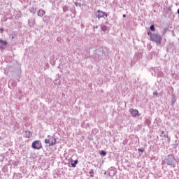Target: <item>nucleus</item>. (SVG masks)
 <instances>
[{
  "mask_svg": "<svg viewBox=\"0 0 179 179\" xmlns=\"http://www.w3.org/2000/svg\"><path fill=\"white\" fill-rule=\"evenodd\" d=\"M164 162L167 164V166H176V157H174V155L173 154L168 155L166 157Z\"/></svg>",
  "mask_w": 179,
  "mask_h": 179,
  "instance_id": "obj_1",
  "label": "nucleus"
},
{
  "mask_svg": "<svg viewBox=\"0 0 179 179\" xmlns=\"http://www.w3.org/2000/svg\"><path fill=\"white\" fill-rule=\"evenodd\" d=\"M150 41H153V43H156V44H162V41H163V38L162 35L159 34H151V38H150Z\"/></svg>",
  "mask_w": 179,
  "mask_h": 179,
  "instance_id": "obj_2",
  "label": "nucleus"
},
{
  "mask_svg": "<svg viewBox=\"0 0 179 179\" xmlns=\"http://www.w3.org/2000/svg\"><path fill=\"white\" fill-rule=\"evenodd\" d=\"M48 138L45 139V143H48L49 146H55L57 145V139L52 136H48Z\"/></svg>",
  "mask_w": 179,
  "mask_h": 179,
  "instance_id": "obj_3",
  "label": "nucleus"
},
{
  "mask_svg": "<svg viewBox=\"0 0 179 179\" xmlns=\"http://www.w3.org/2000/svg\"><path fill=\"white\" fill-rule=\"evenodd\" d=\"M31 148L32 149L40 150V149L43 148V144H41V141L40 140H36L32 142Z\"/></svg>",
  "mask_w": 179,
  "mask_h": 179,
  "instance_id": "obj_4",
  "label": "nucleus"
},
{
  "mask_svg": "<svg viewBox=\"0 0 179 179\" xmlns=\"http://www.w3.org/2000/svg\"><path fill=\"white\" fill-rule=\"evenodd\" d=\"M95 16L98 18V20H100V19H101V17H104V16L107 17V16H108V14H107L106 12L98 10L95 13Z\"/></svg>",
  "mask_w": 179,
  "mask_h": 179,
  "instance_id": "obj_5",
  "label": "nucleus"
},
{
  "mask_svg": "<svg viewBox=\"0 0 179 179\" xmlns=\"http://www.w3.org/2000/svg\"><path fill=\"white\" fill-rule=\"evenodd\" d=\"M129 113L134 118H136L137 117H140L141 114H139V111L137 109L130 108Z\"/></svg>",
  "mask_w": 179,
  "mask_h": 179,
  "instance_id": "obj_6",
  "label": "nucleus"
},
{
  "mask_svg": "<svg viewBox=\"0 0 179 179\" xmlns=\"http://www.w3.org/2000/svg\"><path fill=\"white\" fill-rule=\"evenodd\" d=\"M28 24H29V27H34V24H36V20L34 18L29 19Z\"/></svg>",
  "mask_w": 179,
  "mask_h": 179,
  "instance_id": "obj_7",
  "label": "nucleus"
},
{
  "mask_svg": "<svg viewBox=\"0 0 179 179\" xmlns=\"http://www.w3.org/2000/svg\"><path fill=\"white\" fill-rule=\"evenodd\" d=\"M44 15H45V10H44L43 9H40L38 11V16H39V17H43Z\"/></svg>",
  "mask_w": 179,
  "mask_h": 179,
  "instance_id": "obj_8",
  "label": "nucleus"
},
{
  "mask_svg": "<svg viewBox=\"0 0 179 179\" xmlns=\"http://www.w3.org/2000/svg\"><path fill=\"white\" fill-rule=\"evenodd\" d=\"M71 166L73 167V168H75V167H76V164H78V163H79V161L78 160V159H76L75 161H74V162H73V159H71Z\"/></svg>",
  "mask_w": 179,
  "mask_h": 179,
  "instance_id": "obj_9",
  "label": "nucleus"
},
{
  "mask_svg": "<svg viewBox=\"0 0 179 179\" xmlns=\"http://www.w3.org/2000/svg\"><path fill=\"white\" fill-rule=\"evenodd\" d=\"M24 138H30L31 136V131H25L24 133Z\"/></svg>",
  "mask_w": 179,
  "mask_h": 179,
  "instance_id": "obj_10",
  "label": "nucleus"
},
{
  "mask_svg": "<svg viewBox=\"0 0 179 179\" xmlns=\"http://www.w3.org/2000/svg\"><path fill=\"white\" fill-rule=\"evenodd\" d=\"M176 101H177V98H176V96H173L171 101V105L174 106V104H176Z\"/></svg>",
  "mask_w": 179,
  "mask_h": 179,
  "instance_id": "obj_11",
  "label": "nucleus"
},
{
  "mask_svg": "<svg viewBox=\"0 0 179 179\" xmlns=\"http://www.w3.org/2000/svg\"><path fill=\"white\" fill-rule=\"evenodd\" d=\"M145 125H148V127H150V124H152V121L150 119H146L145 121Z\"/></svg>",
  "mask_w": 179,
  "mask_h": 179,
  "instance_id": "obj_12",
  "label": "nucleus"
},
{
  "mask_svg": "<svg viewBox=\"0 0 179 179\" xmlns=\"http://www.w3.org/2000/svg\"><path fill=\"white\" fill-rule=\"evenodd\" d=\"M62 9H63V12H68V10H69V7H68V6H64L62 7Z\"/></svg>",
  "mask_w": 179,
  "mask_h": 179,
  "instance_id": "obj_13",
  "label": "nucleus"
},
{
  "mask_svg": "<svg viewBox=\"0 0 179 179\" xmlns=\"http://www.w3.org/2000/svg\"><path fill=\"white\" fill-rule=\"evenodd\" d=\"M106 155H107V152H106V151H104V150H101V151L100 152V156L104 157V156H106Z\"/></svg>",
  "mask_w": 179,
  "mask_h": 179,
  "instance_id": "obj_14",
  "label": "nucleus"
},
{
  "mask_svg": "<svg viewBox=\"0 0 179 179\" xmlns=\"http://www.w3.org/2000/svg\"><path fill=\"white\" fill-rule=\"evenodd\" d=\"M48 20H50V17H44L43 19V21L45 22V23H47L48 22Z\"/></svg>",
  "mask_w": 179,
  "mask_h": 179,
  "instance_id": "obj_15",
  "label": "nucleus"
},
{
  "mask_svg": "<svg viewBox=\"0 0 179 179\" xmlns=\"http://www.w3.org/2000/svg\"><path fill=\"white\" fill-rule=\"evenodd\" d=\"M0 44H3V45H7L8 41L0 39Z\"/></svg>",
  "mask_w": 179,
  "mask_h": 179,
  "instance_id": "obj_16",
  "label": "nucleus"
},
{
  "mask_svg": "<svg viewBox=\"0 0 179 179\" xmlns=\"http://www.w3.org/2000/svg\"><path fill=\"white\" fill-rule=\"evenodd\" d=\"M150 30H151V31H156V28L155 27V25L152 24L150 27Z\"/></svg>",
  "mask_w": 179,
  "mask_h": 179,
  "instance_id": "obj_17",
  "label": "nucleus"
},
{
  "mask_svg": "<svg viewBox=\"0 0 179 179\" xmlns=\"http://www.w3.org/2000/svg\"><path fill=\"white\" fill-rule=\"evenodd\" d=\"M19 164V162H17V161H15V162H13V168L14 169H17V165Z\"/></svg>",
  "mask_w": 179,
  "mask_h": 179,
  "instance_id": "obj_18",
  "label": "nucleus"
},
{
  "mask_svg": "<svg viewBox=\"0 0 179 179\" xmlns=\"http://www.w3.org/2000/svg\"><path fill=\"white\" fill-rule=\"evenodd\" d=\"M94 170H93V169H91L90 171V172H89V174H90V177H92V178H93V177H94V176H93L94 174Z\"/></svg>",
  "mask_w": 179,
  "mask_h": 179,
  "instance_id": "obj_19",
  "label": "nucleus"
},
{
  "mask_svg": "<svg viewBox=\"0 0 179 179\" xmlns=\"http://www.w3.org/2000/svg\"><path fill=\"white\" fill-rule=\"evenodd\" d=\"M101 29L102 30V31H106L107 30V26L106 25H103L101 27Z\"/></svg>",
  "mask_w": 179,
  "mask_h": 179,
  "instance_id": "obj_20",
  "label": "nucleus"
},
{
  "mask_svg": "<svg viewBox=\"0 0 179 179\" xmlns=\"http://www.w3.org/2000/svg\"><path fill=\"white\" fill-rule=\"evenodd\" d=\"M174 148L176 149L178 147V140L175 141V143L173 144Z\"/></svg>",
  "mask_w": 179,
  "mask_h": 179,
  "instance_id": "obj_21",
  "label": "nucleus"
},
{
  "mask_svg": "<svg viewBox=\"0 0 179 179\" xmlns=\"http://www.w3.org/2000/svg\"><path fill=\"white\" fill-rule=\"evenodd\" d=\"M135 57H136L137 59H139V58H141V57H142V54L137 53V54H136Z\"/></svg>",
  "mask_w": 179,
  "mask_h": 179,
  "instance_id": "obj_22",
  "label": "nucleus"
},
{
  "mask_svg": "<svg viewBox=\"0 0 179 179\" xmlns=\"http://www.w3.org/2000/svg\"><path fill=\"white\" fill-rule=\"evenodd\" d=\"M74 5L80 8L82 6V3L74 2Z\"/></svg>",
  "mask_w": 179,
  "mask_h": 179,
  "instance_id": "obj_23",
  "label": "nucleus"
},
{
  "mask_svg": "<svg viewBox=\"0 0 179 179\" xmlns=\"http://www.w3.org/2000/svg\"><path fill=\"white\" fill-rule=\"evenodd\" d=\"M14 175L15 176V177H19V178H22V173H14Z\"/></svg>",
  "mask_w": 179,
  "mask_h": 179,
  "instance_id": "obj_24",
  "label": "nucleus"
},
{
  "mask_svg": "<svg viewBox=\"0 0 179 179\" xmlns=\"http://www.w3.org/2000/svg\"><path fill=\"white\" fill-rule=\"evenodd\" d=\"M16 85H17V83L15 81H12L11 85L13 86V87H16Z\"/></svg>",
  "mask_w": 179,
  "mask_h": 179,
  "instance_id": "obj_25",
  "label": "nucleus"
},
{
  "mask_svg": "<svg viewBox=\"0 0 179 179\" xmlns=\"http://www.w3.org/2000/svg\"><path fill=\"white\" fill-rule=\"evenodd\" d=\"M138 152H141L142 153H143V152H145V150L143 148H138Z\"/></svg>",
  "mask_w": 179,
  "mask_h": 179,
  "instance_id": "obj_26",
  "label": "nucleus"
},
{
  "mask_svg": "<svg viewBox=\"0 0 179 179\" xmlns=\"http://www.w3.org/2000/svg\"><path fill=\"white\" fill-rule=\"evenodd\" d=\"M147 34H148V36H150V38H151L152 34H154L152 33V32H150V31H148V32L147 33Z\"/></svg>",
  "mask_w": 179,
  "mask_h": 179,
  "instance_id": "obj_27",
  "label": "nucleus"
},
{
  "mask_svg": "<svg viewBox=\"0 0 179 179\" xmlns=\"http://www.w3.org/2000/svg\"><path fill=\"white\" fill-rule=\"evenodd\" d=\"M55 85L58 86V85H61V83L59 81L57 83V80H56V82H55Z\"/></svg>",
  "mask_w": 179,
  "mask_h": 179,
  "instance_id": "obj_28",
  "label": "nucleus"
},
{
  "mask_svg": "<svg viewBox=\"0 0 179 179\" xmlns=\"http://www.w3.org/2000/svg\"><path fill=\"white\" fill-rule=\"evenodd\" d=\"M17 80H19L20 79V73L18 74V76L16 77Z\"/></svg>",
  "mask_w": 179,
  "mask_h": 179,
  "instance_id": "obj_29",
  "label": "nucleus"
},
{
  "mask_svg": "<svg viewBox=\"0 0 179 179\" xmlns=\"http://www.w3.org/2000/svg\"><path fill=\"white\" fill-rule=\"evenodd\" d=\"M153 96H157V91H154Z\"/></svg>",
  "mask_w": 179,
  "mask_h": 179,
  "instance_id": "obj_30",
  "label": "nucleus"
},
{
  "mask_svg": "<svg viewBox=\"0 0 179 179\" xmlns=\"http://www.w3.org/2000/svg\"><path fill=\"white\" fill-rule=\"evenodd\" d=\"M166 138H168V142L169 143H170V141H171V138L169 136H166Z\"/></svg>",
  "mask_w": 179,
  "mask_h": 179,
  "instance_id": "obj_31",
  "label": "nucleus"
},
{
  "mask_svg": "<svg viewBox=\"0 0 179 179\" xmlns=\"http://www.w3.org/2000/svg\"><path fill=\"white\" fill-rule=\"evenodd\" d=\"M93 29H99V26L96 25L93 27Z\"/></svg>",
  "mask_w": 179,
  "mask_h": 179,
  "instance_id": "obj_32",
  "label": "nucleus"
},
{
  "mask_svg": "<svg viewBox=\"0 0 179 179\" xmlns=\"http://www.w3.org/2000/svg\"><path fill=\"white\" fill-rule=\"evenodd\" d=\"M0 50H3V46H0Z\"/></svg>",
  "mask_w": 179,
  "mask_h": 179,
  "instance_id": "obj_33",
  "label": "nucleus"
},
{
  "mask_svg": "<svg viewBox=\"0 0 179 179\" xmlns=\"http://www.w3.org/2000/svg\"><path fill=\"white\" fill-rule=\"evenodd\" d=\"M1 31H3V28H0Z\"/></svg>",
  "mask_w": 179,
  "mask_h": 179,
  "instance_id": "obj_34",
  "label": "nucleus"
},
{
  "mask_svg": "<svg viewBox=\"0 0 179 179\" xmlns=\"http://www.w3.org/2000/svg\"><path fill=\"white\" fill-rule=\"evenodd\" d=\"M123 17H127V15L124 14Z\"/></svg>",
  "mask_w": 179,
  "mask_h": 179,
  "instance_id": "obj_35",
  "label": "nucleus"
},
{
  "mask_svg": "<svg viewBox=\"0 0 179 179\" xmlns=\"http://www.w3.org/2000/svg\"><path fill=\"white\" fill-rule=\"evenodd\" d=\"M177 13H178V15H179V8L177 10Z\"/></svg>",
  "mask_w": 179,
  "mask_h": 179,
  "instance_id": "obj_36",
  "label": "nucleus"
},
{
  "mask_svg": "<svg viewBox=\"0 0 179 179\" xmlns=\"http://www.w3.org/2000/svg\"><path fill=\"white\" fill-rule=\"evenodd\" d=\"M106 174H107V172H105V173H104V175H106Z\"/></svg>",
  "mask_w": 179,
  "mask_h": 179,
  "instance_id": "obj_37",
  "label": "nucleus"
},
{
  "mask_svg": "<svg viewBox=\"0 0 179 179\" xmlns=\"http://www.w3.org/2000/svg\"><path fill=\"white\" fill-rule=\"evenodd\" d=\"M162 134H164V131H162Z\"/></svg>",
  "mask_w": 179,
  "mask_h": 179,
  "instance_id": "obj_38",
  "label": "nucleus"
}]
</instances>
